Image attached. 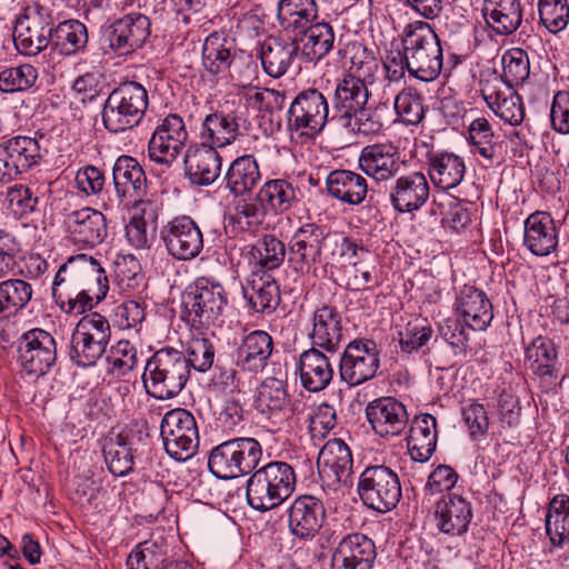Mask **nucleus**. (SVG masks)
Masks as SVG:
<instances>
[{
    "mask_svg": "<svg viewBox=\"0 0 569 569\" xmlns=\"http://www.w3.org/2000/svg\"><path fill=\"white\" fill-rule=\"evenodd\" d=\"M109 291L104 268L92 256L70 257L52 282V296L66 312L83 313L102 301Z\"/></svg>",
    "mask_w": 569,
    "mask_h": 569,
    "instance_id": "1",
    "label": "nucleus"
},
{
    "mask_svg": "<svg viewBox=\"0 0 569 569\" xmlns=\"http://www.w3.org/2000/svg\"><path fill=\"white\" fill-rule=\"evenodd\" d=\"M356 240L339 233L326 232L316 223L302 224L289 242V262L303 274L318 277V264L338 262V258H352L356 254Z\"/></svg>",
    "mask_w": 569,
    "mask_h": 569,
    "instance_id": "2",
    "label": "nucleus"
},
{
    "mask_svg": "<svg viewBox=\"0 0 569 569\" xmlns=\"http://www.w3.org/2000/svg\"><path fill=\"white\" fill-rule=\"evenodd\" d=\"M296 473L283 461H271L256 469L247 480L248 505L264 512L282 505L295 491Z\"/></svg>",
    "mask_w": 569,
    "mask_h": 569,
    "instance_id": "3",
    "label": "nucleus"
},
{
    "mask_svg": "<svg viewBox=\"0 0 569 569\" xmlns=\"http://www.w3.org/2000/svg\"><path fill=\"white\" fill-rule=\"evenodd\" d=\"M409 74L425 82L433 81L442 70L443 52L440 39L428 22L415 21L402 32Z\"/></svg>",
    "mask_w": 569,
    "mask_h": 569,
    "instance_id": "4",
    "label": "nucleus"
},
{
    "mask_svg": "<svg viewBox=\"0 0 569 569\" xmlns=\"http://www.w3.org/2000/svg\"><path fill=\"white\" fill-rule=\"evenodd\" d=\"M184 352L173 347H163L148 359L143 381L147 392L157 399L178 396L190 379Z\"/></svg>",
    "mask_w": 569,
    "mask_h": 569,
    "instance_id": "5",
    "label": "nucleus"
},
{
    "mask_svg": "<svg viewBox=\"0 0 569 569\" xmlns=\"http://www.w3.org/2000/svg\"><path fill=\"white\" fill-rule=\"evenodd\" d=\"M148 103V92L141 83H121L111 91L103 104L102 121L106 129L119 133L134 128L143 119Z\"/></svg>",
    "mask_w": 569,
    "mask_h": 569,
    "instance_id": "6",
    "label": "nucleus"
},
{
    "mask_svg": "<svg viewBox=\"0 0 569 569\" xmlns=\"http://www.w3.org/2000/svg\"><path fill=\"white\" fill-rule=\"evenodd\" d=\"M262 457V448L254 438H234L211 449L208 467L219 479H234L252 472Z\"/></svg>",
    "mask_w": 569,
    "mask_h": 569,
    "instance_id": "7",
    "label": "nucleus"
},
{
    "mask_svg": "<svg viewBox=\"0 0 569 569\" xmlns=\"http://www.w3.org/2000/svg\"><path fill=\"white\" fill-rule=\"evenodd\" d=\"M111 328L108 319L92 312L77 323L69 342V358L78 367L94 366L104 355L110 342Z\"/></svg>",
    "mask_w": 569,
    "mask_h": 569,
    "instance_id": "8",
    "label": "nucleus"
},
{
    "mask_svg": "<svg viewBox=\"0 0 569 569\" xmlns=\"http://www.w3.org/2000/svg\"><path fill=\"white\" fill-rule=\"evenodd\" d=\"M228 303L224 288L209 278H197L181 297L187 320L192 326H210L223 312Z\"/></svg>",
    "mask_w": 569,
    "mask_h": 569,
    "instance_id": "9",
    "label": "nucleus"
},
{
    "mask_svg": "<svg viewBox=\"0 0 569 569\" xmlns=\"http://www.w3.org/2000/svg\"><path fill=\"white\" fill-rule=\"evenodd\" d=\"M358 493L365 506L386 513L401 499L398 475L386 466L367 467L358 480Z\"/></svg>",
    "mask_w": 569,
    "mask_h": 569,
    "instance_id": "10",
    "label": "nucleus"
},
{
    "mask_svg": "<svg viewBox=\"0 0 569 569\" xmlns=\"http://www.w3.org/2000/svg\"><path fill=\"white\" fill-rule=\"evenodd\" d=\"M53 17L51 10L39 4L28 6L13 28L16 49L33 57L51 44Z\"/></svg>",
    "mask_w": 569,
    "mask_h": 569,
    "instance_id": "11",
    "label": "nucleus"
},
{
    "mask_svg": "<svg viewBox=\"0 0 569 569\" xmlns=\"http://www.w3.org/2000/svg\"><path fill=\"white\" fill-rule=\"evenodd\" d=\"M160 433L167 453L173 459L186 461L197 452L199 432L190 411L183 408L169 410L161 420Z\"/></svg>",
    "mask_w": 569,
    "mask_h": 569,
    "instance_id": "12",
    "label": "nucleus"
},
{
    "mask_svg": "<svg viewBox=\"0 0 569 569\" xmlns=\"http://www.w3.org/2000/svg\"><path fill=\"white\" fill-rule=\"evenodd\" d=\"M329 103L326 96L315 88L300 91L288 110V129L307 138L318 136L328 121Z\"/></svg>",
    "mask_w": 569,
    "mask_h": 569,
    "instance_id": "13",
    "label": "nucleus"
},
{
    "mask_svg": "<svg viewBox=\"0 0 569 569\" xmlns=\"http://www.w3.org/2000/svg\"><path fill=\"white\" fill-rule=\"evenodd\" d=\"M380 351L369 339L350 341L340 358V378L351 387L359 386L376 377L380 366Z\"/></svg>",
    "mask_w": 569,
    "mask_h": 569,
    "instance_id": "14",
    "label": "nucleus"
},
{
    "mask_svg": "<svg viewBox=\"0 0 569 569\" xmlns=\"http://www.w3.org/2000/svg\"><path fill=\"white\" fill-rule=\"evenodd\" d=\"M168 253L177 260H191L203 249V234L189 216H179L168 221L160 231Z\"/></svg>",
    "mask_w": 569,
    "mask_h": 569,
    "instance_id": "15",
    "label": "nucleus"
},
{
    "mask_svg": "<svg viewBox=\"0 0 569 569\" xmlns=\"http://www.w3.org/2000/svg\"><path fill=\"white\" fill-rule=\"evenodd\" d=\"M187 139L188 132L182 118L174 113L167 116L149 140V159L169 168L181 153Z\"/></svg>",
    "mask_w": 569,
    "mask_h": 569,
    "instance_id": "16",
    "label": "nucleus"
},
{
    "mask_svg": "<svg viewBox=\"0 0 569 569\" xmlns=\"http://www.w3.org/2000/svg\"><path fill=\"white\" fill-rule=\"evenodd\" d=\"M19 360L30 375H46L57 361V343L48 331L34 328L22 335L19 342Z\"/></svg>",
    "mask_w": 569,
    "mask_h": 569,
    "instance_id": "17",
    "label": "nucleus"
},
{
    "mask_svg": "<svg viewBox=\"0 0 569 569\" xmlns=\"http://www.w3.org/2000/svg\"><path fill=\"white\" fill-rule=\"evenodd\" d=\"M317 466L322 481L335 490L353 482L351 450L341 439L333 438L326 442L319 452Z\"/></svg>",
    "mask_w": 569,
    "mask_h": 569,
    "instance_id": "18",
    "label": "nucleus"
},
{
    "mask_svg": "<svg viewBox=\"0 0 569 569\" xmlns=\"http://www.w3.org/2000/svg\"><path fill=\"white\" fill-rule=\"evenodd\" d=\"M365 412L373 432L385 439L400 436L409 422L406 406L393 397H381L370 401Z\"/></svg>",
    "mask_w": 569,
    "mask_h": 569,
    "instance_id": "19",
    "label": "nucleus"
},
{
    "mask_svg": "<svg viewBox=\"0 0 569 569\" xmlns=\"http://www.w3.org/2000/svg\"><path fill=\"white\" fill-rule=\"evenodd\" d=\"M64 223L68 238L81 249L97 247L108 234L104 214L90 207L71 211L67 214Z\"/></svg>",
    "mask_w": 569,
    "mask_h": 569,
    "instance_id": "20",
    "label": "nucleus"
},
{
    "mask_svg": "<svg viewBox=\"0 0 569 569\" xmlns=\"http://www.w3.org/2000/svg\"><path fill=\"white\" fill-rule=\"evenodd\" d=\"M150 20L140 12H131L111 23L106 29L110 48L119 56L140 48L150 36Z\"/></svg>",
    "mask_w": 569,
    "mask_h": 569,
    "instance_id": "21",
    "label": "nucleus"
},
{
    "mask_svg": "<svg viewBox=\"0 0 569 569\" xmlns=\"http://www.w3.org/2000/svg\"><path fill=\"white\" fill-rule=\"evenodd\" d=\"M202 64L211 74L229 72L232 79L242 82L240 67L244 66L249 73L254 71L251 61H244L231 53L229 41L217 32L209 34L202 46Z\"/></svg>",
    "mask_w": 569,
    "mask_h": 569,
    "instance_id": "22",
    "label": "nucleus"
},
{
    "mask_svg": "<svg viewBox=\"0 0 569 569\" xmlns=\"http://www.w3.org/2000/svg\"><path fill=\"white\" fill-rule=\"evenodd\" d=\"M326 520L322 501L313 496H300L293 500L288 511L291 535L301 540H312Z\"/></svg>",
    "mask_w": 569,
    "mask_h": 569,
    "instance_id": "23",
    "label": "nucleus"
},
{
    "mask_svg": "<svg viewBox=\"0 0 569 569\" xmlns=\"http://www.w3.org/2000/svg\"><path fill=\"white\" fill-rule=\"evenodd\" d=\"M430 197L427 176L411 171L398 177L389 190V200L399 213H411L421 209Z\"/></svg>",
    "mask_w": 569,
    "mask_h": 569,
    "instance_id": "24",
    "label": "nucleus"
},
{
    "mask_svg": "<svg viewBox=\"0 0 569 569\" xmlns=\"http://www.w3.org/2000/svg\"><path fill=\"white\" fill-rule=\"evenodd\" d=\"M377 559L375 541L355 532L345 536L332 555V569H373Z\"/></svg>",
    "mask_w": 569,
    "mask_h": 569,
    "instance_id": "25",
    "label": "nucleus"
},
{
    "mask_svg": "<svg viewBox=\"0 0 569 569\" xmlns=\"http://www.w3.org/2000/svg\"><path fill=\"white\" fill-rule=\"evenodd\" d=\"M358 164L361 171L376 182L388 181L401 168L400 152L392 143H375L362 149Z\"/></svg>",
    "mask_w": 569,
    "mask_h": 569,
    "instance_id": "26",
    "label": "nucleus"
},
{
    "mask_svg": "<svg viewBox=\"0 0 569 569\" xmlns=\"http://www.w3.org/2000/svg\"><path fill=\"white\" fill-rule=\"evenodd\" d=\"M472 516L471 502L459 495L448 493L436 503V526L445 535L451 537L465 535Z\"/></svg>",
    "mask_w": 569,
    "mask_h": 569,
    "instance_id": "27",
    "label": "nucleus"
},
{
    "mask_svg": "<svg viewBox=\"0 0 569 569\" xmlns=\"http://www.w3.org/2000/svg\"><path fill=\"white\" fill-rule=\"evenodd\" d=\"M481 96L488 107L511 126L520 124L525 119V109L521 98L513 88L508 87L495 78L487 80L481 87Z\"/></svg>",
    "mask_w": 569,
    "mask_h": 569,
    "instance_id": "28",
    "label": "nucleus"
},
{
    "mask_svg": "<svg viewBox=\"0 0 569 569\" xmlns=\"http://www.w3.org/2000/svg\"><path fill=\"white\" fill-rule=\"evenodd\" d=\"M370 97L369 89L363 79L348 74L338 80L332 96V108L335 114L332 120L340 124L342 121L356 116L365 108Z\"/></svg>",
    "mask_w": 569,
    "mask_h": 569,
    "instance_id": "29",
    "label": "nucleus"
},
{
    "mask_svg": "<svg viewBox=\"0 0 569 569\" xmlns=\"http://www.w3.org/2000/svg\"><path fill=\"white\" fill-rule=\"evenodd\" d=\"M345 331L341 313L336 307L323 305L315 310L309 335L312 347L333 355L345 340Z\"/></svg>",
    "mask_w": 569,
    "mask_h": 569,
    "instance_id": "30",
    "label": "nucleus"
},
{
    "mask_svg": "<svg viewBox=\"0 0 569 569\" xmlns=\"http://www.w3.org/2000/svg\"><path fill=\"white\" fill-rule=\"evenodd\" d=\"M523 246L537 257H547L558 247V230L550 213L536 211L525 220Z\"/></svg>",
    "mask_w": 569,
    "mask_h": 569,
    "instance_id": "31",
    "label": "nucleus"
},
{
    "mask_svg": "<svg viewBox=\"0 0 569 569\" xmlns=\"http://www.w3.org/2000/svg\"><path fill=\"white\" fill-rule=\"evenodd\" d=\"M456 309L466 326L472 330H486L493 319L492 303L486 292L465 284L456 299Z\"/></svg>",
    "mask_w": 569,
    "mask_h": 569,
    "instance_id": "32",
    "label": "nucleus"
},
{
    "mask_svg": "<svg viewBox=\"0 0 569 569\" xmlns=\"http://www.w3.org/2000/svg\"><path fill=\"white\" fill-rule=\"evenodd\" d=\"M186 176L191 183L209 186L221 171V157L217 149L204 143L191 146L184 154Z\"/></svg>",
    "mask_w": 569,
    "mask_h": 569,
    "instance_id": "33",
    "label": "nucleus"
},
{
    "mask_svg": "<svg viewBox=\"0 0 569 569\" xmlns=\"http://www.w3.org/2000/svg\"><path fill=\"white\" fill-rule=\"evenodd\" d=\"M114 190L119 199L137 203L147 190V177L140 163L130 156H120L112 168Z\"/></svg>",
    "mask_w": 569,
    "mask_h": 569,
    "instance_id": "34",
    "label": "nucleus"
},
{
    "mask_svg": "<svg viewBox=\"0 0 569 569\" xmlns=\"http://www.w3.org/2000/svg\"><path fill=\"white\" fill-rule=\"evenodd\" d=\"M297 369L301 386L309 392L325 390L332 381L335 375L329 356L315 347L299 356Z\"/></svg>",
    "mask_w": 569,
    "mask_h": 569,
    "instance_id": "35",
    "label": "nucleus"
},
{
    "mask_svg": "<svg viewBox=\"0 0 569 569\" xmlns=\"http://www.w3.org/2000/svg\"><path fill=\"white\" fill-rule=\"evenodd\" d=\"M273 351V339L263 330L246 335L236 349V365L242 371L259 372L268 365Z\"/></svg>",
    "mask_w": 569,
    "mask_h": 569,
    "instance_id": "36",
    "label": "nucleus"
},
{
    "mask_svg": "<svg viewBox=\"0 0 569 569\" xmlns=\"http://www.w3.org/2000/svg\"><path fill=\"white\" fill-rule=\"evenodd\" d=\"M482 14L488 28L497 36H510L523 20L521 0H485Z\"/></svg>",
    "mask_w": 569,
    "mask_h": 569,
    "instance_id": "37",
    "label": "nucleus"
},
{
    "mask_svg": "<svg viewBox=\"0 0 569 569\" xmlns=\"http://www.w3.org/2000/svg\"><path fill=\"white\" fill-rule=\"evenodd\" d=\"M293 41L305 62L317 63L333 49L335 31L328 22L317 21L295 36Z\"/></svg>",
    "mask_w": 569,
    "mask_h": 569,
    "instance_id": "38",
    "label": "nucleus"
},
{
    "mask_svg": "<svg viewBox=\"0 0 569 569\" xmlns=\"http://www.w3.org/2000/svg\"><path fill=\"white\" fill-rule=\"evenodd\" d=\"M243 296L257 312H272L280 303V288L271 273L253 270L242 287Z\"/></svg>",
    "mask_w": 569,
    "mask_h": 569,
    "instance_id": "39",
    "label": "nucleus"
},
{
    "mask_svg": "<svg viewBox=\"0 0 569 569\" xmlns=\"http://www.w3.org/2000/svg\"><path fill=\"white\" fill-rule=\"evenodd\" d=\"M326 188L330 197L349 206L362 203L369 190L367 179L351 170L331 171L326 179Z\"/></svg>",
    "mask_w": 569,
    "mask_h": 569,
    "instance_id": "40",
    "label": "nucleus"
},
{
    "mask_svg": "<svg viewBox=\"0 0 569 569\" xmlns=\"http://www.w3.org/2000/svg\"><path fill=\"white\" fill-rule=\"evenodd\" d=\"M240 118L234 113L213 112L202 121V143L214 149L231 144L240 134Z\"/></svg>",
    "mask_w": 569,
    "mask_h": 569,
    "instance_id": "41",
    "label": "nucleus"
},
{
    "mask_svg": "<svg viewBox=\"0 0 569 569\" xmlns=\"http://www.w3.org/2000/svg\"><path fill=\"white\" fill-rule=\"evenodd\" d=\"M277 18L284 31L298 36L317 22L318 4L316 0H279Z\"/></svg>",
    "mask_w": 569,
    "mask_h": 569,
    "instance_id": "42",
    "label": "nucleus"
},
{
    "mask_svg": "<svg viewBox=\"0 0 569 569\" xmlns=\"http://www.w3.org/2000/svg\"><path fill=\"white\" fill-rule=\"evenodd\" d=\"M437 420L431 415L416 417L407 438L408 451L412 460L426 462L430 459L437 446Z\"/></svg>",
    "mask_w": 569,
    "mask_h": 569,
    "instance_id": "43",
    "label": "nucleus"
},
{
    "mask_svg": "<svg viewBox=\"0 0 569 569\" xmlns=\"http://www.w3.org/2000/svg\"><path fill=\"white\" fill-rule=\"evenodd\" d=\"M300 56L292 40L283 41L276 38L266 40L260 50V60L264 72L272 78L282 77Z\"/></svg>",
    "mask_w": 569,
    "mask_h": 569,
    "instance_id": "44",
    "label": "nucleus"
},
{
    "mask_svg": "<svg viewBox=\"0 0 569 569\" xmlns=\"http://www.w3.org/2000/svg\"><path fill=\"white\" fill-rule=\"evenodd\" d=\"M428 173L435 186L448 190L461 183L466 173V164L458 154L437 152L429 157Z\"/></svg>",
    "mask_w": 569,
    "mask_h": 569,
    "instance_id": "45",
    "label": "nucleus"
},
{
    "mask_svg": "<svg viewBox=\"0 0 569 569\" xmlns=\"http://www.w3.org/2000/svg\"><path fill=\"white\" fill-rule=\"evenodd\" d=\"M227 188L236 196L249 194L260 182L261 172L256 158L244 154L236 158L226 174Z\"/></svg>",
    "mask_w": 569,
    "mask_h": 569,
    "instance_id": "46",
    "label": "nucleus"
},
{
    "mask_svg": "<svg viewBox=\"0 0 569 569\" xmlns=\"http://www.w3.org/2000/svg\"><path fill=\"white\" fill-rule=\"evenodd\" d=\"M87 43L88 29L78 20H66L53 28L51 46L62 56L79 54L86 50Z\"/></svg>",
    "mask_w": 569,
    "mask_h": 569,
    "instance_id": "47",
    "label": "nucleus"
},
{
    "mask_svg": "<svg viewBox=\"0 0 569 569\" xmlns=\"http://www.w3.org/2000/svg\"><path fill=\"white\" fill-rule=\"evenodd\" d=\"M545 528L553 547L561 548L569 542V496L557 495L551 499Z\"/></svg>",
    "mask_w": 569,
    "mask_h": 569,
    "instance_id": "48",
    "label": "nucleus"
},
{
    "mask_svg": "<svg viewBox=\"0 0 569 569\" xmlns=\"http://www.w3.org/2000/svg\"><path fill=\"white\" fill-rule=\"evenodd\" d=\"M526 361L535 375L541 378L557 377L558 357L555 343L547 337L539 336L526 348Z\"/></svg>",
    "mask_w": 569,
    "mask_h": 569,
    "instance_id": "49",
    "label": "nucleus"
},
{
    "mask_svg": "<svg viewBox=\"0 0 569 569\" xmlns=\"http://www.w3.org/2000/svg\"><path fill=\"white\" fill-rule=\"evenodd\" d=\"M257 201L274 213L288 211L297 201L296 190L286 179L268 180L257 193Z\"/></svg>",
    "mask_w": 569,
    "mask_h": 569,
    "instance_id": "50",
    "label": "nucleus"
},
{
    "mask_svg": "<svg viewBox=\"0 0 569 569\" xmlns=\"http://www.w3.org/2000/svg\"><path fill=\"white\" fill-rule=\"evenodd\" d=\"M288 405V393L283 380L267 377L260 383L254 396V407L269 417L282 412Z\"/></svg>",
    "mask_w": 569,
    "mask_h": 569,
    "instance_id": "51",
    "label": "nucleus"
},
{
    "mask_svg": "<svg viewBox=\"0 0 569 569\" xmlns=\"http://www.w3.org/2000/svg\"><path fill=\"white\" fill-rule=\"evenodd\" d=\"M103 457L109 471L116 477H123L132 471L134 455L130 441L117 435L106 440Z\"/></svg>",
    "mask_w": 569,
    "mask_h": 569,
    "instance_id": "52",
    "label": "nucleus"
},
{
    "mask_svg": "<svg viewBox=\"0 0 569 569\" xmlns=\"http://www.w3.org/2000/svg\"><path fill=\"white\" fill-rule=\"evenodd\" d=\"M250 254L254 270L269 272L278 269L286 258V246L277 237L266 234L251 248Z\"/></svg>",
    "mask_w": 569,
    "mask_h": 569,
    "instance_id": "53",
    "label": "nucleus"
},
{
    "mask_svg": "<svg viewBox=\"0 0 569 569\" xmlns=\"http://www.w3.org/2000/svg\"><path fill=\"white\" fill-rule=\"evenodd\" d=\"M32 298V287L22 279L0 282V318H9L23 309Z\"/></svg>",
    "mask_w": 569,
    "mask_h": 569,
    "instance_id": "54",
    "label": "nucleus"
},
{
    "mask_svg": "<svg viewBox=\"0 0 569 569\" xmlns=\"http://www.w3.org/2000/svg\"><path fill=\"white\" fill-rule=\"evenodd\" d=\"M356 254L352 258H338V262L342 261L350 266L348 287L353 290H362L372 288L378 283L373 276L375 267L367 263L366 258L369 257V251L358 243L356 240Z\"/></svg>",
    "mask_w": 569,
    "mask_h": 569,
    "instance_id": "55",
    "label": "nucleus"
},
{
    "mask_svg": "<svg viewBox=\"0 0 569 569\" xmlns=\"http://www.w3.org/2000/svg\"><path fill=\"white\" fill-rule=\"evenodd\" d=\"M20 174L41 161V148L36 138L17 136L3 142Z\"/></svg>",
    "mask_w": 569,
    "mask_h": 569,
    "instance_id": "56",
    "label": "nucleus"
},
{
    "mask_svg": "<svg viewBox=\"0 0 569 569\" xmlns=\"http://www.w3.org/2000/svg\"><path fill=\"white\" fill-rule=\"evenodd\" d=\"M136 208L140 209V216H133L126 226V237L129 243L136 249H146L150 247L151 237L148 232V224L154 223L157 216L153 204L149 201H139Z\"/></svg>",
    "mask_w": 569,
    "mask_h": 569,
    "instance_id": "57",
    "label": "nucleus"
},
{
    "mask_svg": "<svg viewBox=\"0 0 569 569\" xmlns=\"http://www.w3.org/2000/svg\"><path fill=\"white\" fill-rule=\"evenodd\" d=\"M468 141L472 152H477L483 159L492 161L497 153V143L491 124L486 118H477L469 124Z\"/></svg>",
    "mask_w": 569,
    "mask_h": 569,
    "instance_id": "58",
    "label": "nucleus"
},
{
    "mask_svg": "<svg viewBox=\"0 0 569 569\" xmlns=\"http://www.w3.org/2000/svg\"><path fill=\"white\" fill-rule=\"evenodd\" d=\"M38 79L37 69L29 63L0 71V92L13 93L30 89Z\"/></svg>",
    "mask_w": 569,
    "mask_h": 569,
    "instance_id": "59",
    "label": "nucleus"
},
{
    "mask_svg": "<svg viewBox=\"0 0 569 569\" xmlns=\"http://www.w3.org/2000/svg\"><path fill=\"white\" fill-rule=\"evenodd\" d=\"M138 350L128 340H120L112 346L108 356V371L117 377H123L138 366Z\"/></svg>",
    "mask_w": 569,
    "mask_h": 569,
    "instance_id": "60",
    "label": "nucleus"
},
{
    "mask_svg": "<svg viewBox=\"0 0 569 569\" xmlns=\"http://www.w3.org/2000/svg\"><path fill=\"white\" fill-rule=\"evenodd\" d=\"M216 348L212 341L204 337L192 338L187 346L184 358L188 369L199 372H207L213 365Z\"/></svg>",
    "mask_w": 569,
    "mask_h": 569,
    "instance_id": "61",
    "label": "nucleus"
},
{
    "mask_svg": "<svg viewBox=\"0 0 569 569\" xmlns=\"http://www.w3.org/2000/svg\"><path fill=\"white\" fill-rule=\"evenodd\" d=\"M503 72L501 82L513 88L522 83L530 72L529 58L521 49H512L502 57Z\"/></svg>",
    "mask_w": 569,
    "mask_h": 569,
    "instance_id": "62",
    "label": "nucleus"
},
{
    "mask_svg": "<svg viewBox=\"0 0 569 569\" xmlns=\"http://www.w3.org/2000/svg\"><path fill=\"white\" fill-rule=\"evenodd\" d=\"M538 11L541 24L551 33H558L568 26L567 0H539Z\"/></svg>",
    "mask_w": 569,
    "mask_h": 569,
    "instance_id": "63",
    "label": "nucleus"
},
{
    "mask_svg": "<svg viewBox=\"0 0 569 569\" xmlns=\"http://www.w3.org/2000/svg\"><path fill=\"white\" fill-rule=\"evenodd\" d=\"M393 107L401 121L406 124H418L425 117L422 98L412 88L401 90L395 98Z\"/></svg>",
    "mask_w": 569,
    "mask_h": 569,
    "instance_id": "64",
    "label": "nucleus"
}]
</instances>
